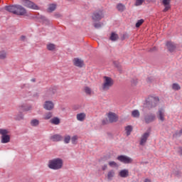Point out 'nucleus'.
Wrapping results in <instances>:
<instances>
[{
  "instance_id": "23",
  "label": "nucleus",
  "mask_w": 182,
  "mask_h": 182,
  "mask_svg": "<svg viewBox=\"0 0 182 182\" xmlns=\"http://www.w3.org/2000/svg\"><path fill=\"white\" fill-rule=\"evenodd\" d=\"M38 124H40V121L36 119H33L30 122V125H31V127H36Z\"/></svg>"
},
{
  "instance_id": "41",
  "label": "nucleus",
  "mask_w": 182,
  "mask_h": 182,
  "mask_svg": "<svg viewBox=\"0 0 182 182\" xmlns=\"http://www.w3.org/2000/svg\"><path fill=\"white\" fill-rule=\"evenodd\" d=\"M81 107L80 105H75L73 106V110H79V109Z\"/></svg>"
},
{
  "instance_id": "19",
  "label": "nucleus",
  "mask_w": 182,
  "mask_h": 182,
  "mask_svg": "<svg viewBox=\"0 0 182 182\" xmlns=\"http://www.w3.org/2000/svg\"><path fill=\"white\" fill-rule=\"evenodd\" d=\"M118 176H120V178H127L129 176V171L128 170H122L118 173Z\"/></svg>"
},
{
  "instance_id": "33",
  "label": "nucleus",
  "mask_w": 182,
  "mask_h": 182,
  "mask_svg": "<svg viewBox=\"0 0 182 182\" xmlns=\"http://www.w3.org/2000/svg\"><path fill=\"white\" fill-rule=\"evenodd\" d=\"M143 23H144V20L140 19L136 22L135 26H136V28H140V26H141V25H143Z\"/></svg>"
},
{
  "instance_id": "52",
  "label": "nucleus",
  "mask_w": 182,
  "mask_h": 182,
  "mask_svg": "<svg viewBox=\"0 0 182 182\" xmlns=\"http://www.w3.org/2000/svg\"><path fill=\"white\" fill-rule=\"evenodd\" d=\"M181 134H182V129H181V130L179 131V133H177L178 136H180Z\"/></svg>"
},
{
  "instance_id": "46",
  "label": "nucleus",
  "mask_w": 182,
  "mask_h": 182,
  "mask_svg": "<svg viewBox=\"0 0 182 182\" xmlns=\"http://www.w3.org/2000/svg\"><path fill=\"white\" fill-rule=\"evenodd\" d=\"M33 97H39V92H35L33 95Z\"/></svg>"
},
{
  "instance_id": "55",
  "label": "nucleus",
  "mask_w": 182,
  "mask_h": 182,
  "mask_svg": "<svg viewBox=\"0 0 182 182\" xmlns=\"http://www.w3.org/2000/svg\"><path fill=\"white\" fill-rule=\"evenodd\" d=\"M78 114H85V113L81 112V113H79Z\"/></svg>"
},
{
  "instance_id": "45",
  "label": "nucleus",
  "mask_w": 182,
  "mask_h": 182,
  "mask_svg": "<svg viewBox=\"0 0 182 182\" xmlns=\"http://www.w3.org/2000/svg\"><path fill=\"white\" fill-rule=\"evenodd\" d=\"M168 9H170V6H165V8L163 11L167 12V11H168Z\"/></svg>"
},
{
  "instance_id": "56",
  "label": "nucleus",
  "mask_w": 182,
  "mask_h": 182,
  "mask_svg": "<svg viewBox=\"0 0 182 182\" xmlns=\"http://www.w3.org/2000/svg\"><path fill=\"white\" fill-rule=\"evenodd\" d=\"M109 114H113V113L112 112H109Z\"/></svg>"
},
{
  "instance_id": "32",
  "label": "nucleus",
  "mask_w": 182,
  "mask_h": 182,
  "mask_svg": "<svg viewBox=\"0 0 182 182\" xmlns=\"http://www.w3.org/2000/svg\"><path fill=\"white\" fill-rule=\"evenodd\" d=\"M119 39V36L114 33H112L110 36L111 41H117Z\"/></svg>"
},
{
  "instance_id": "18",
  "label": "nucleus",
  "mask_w": 182,
  "mask_h": 182,
  "mask_svg": "<svg viewBox=\"0 0 182 182\" xmlns=\"http://www.w3.org/2000/svg\"><path fill=\"white\" fill-rule=\"evenodd\" d=\"M50 123L55 126L60 124V119L58 117H54L50 119Z\"/></svg>"
},
{
  "instance_id": "7",
  "label": "nucleus",
  "mask_w": 182,
  "mask_h": 182,
  "mask_svg": "<svg viewBox=\"0 0 182 182\" xmlns=\"http://www.w3.org/2000/svg\"><path fill=\"white\" fill-rule=\"evenodd\" d=\"M119 120V117L116 114H108L107 119L102 121V124H107L108 123L117 122Z\"/></svg>"
},
{
  "instance_id": "37",
  "label": "nucleus",
  "mask_w": 182,
  "mask_h": 182,
  "mask_svg": "<svg viewBox=\"0 0 182 182\" xmlns=\"http://www.w3.org/2000/svg\"><path fill=\"white\" fill-rule=\"evenodd\" d=\"M144 0H136L135 3V6H140V5H142Z\"/></svg>"
},
{
  "instance_id": "15",
  "label": "nucleus",
  "mask_w": 182,
  "mask_h": 182,
  "mask_svg": "<svg viewBox=\"0 0 182 182\" xmlns=\"http://www.w3.org/2000/svg\"><path fill=\"white\" fill-rule=\"evenodd\" d=\"M149 137V132H145L143 134L142 136H141V140H140V145L141 146H144V144L147 141V139Z\"/></svg>"
},
{
  "instance_id": "42",
  "label": "nucleus",
  "mask_w": 182,
  "mask_h": 182,
  "mask_svg": "<svg viewBox=\"0 0 182 182\" xmlns=\"http://www.w3.org/2000/svg\"><path fill=\"white\" fill-rule=\"evenodd\" d=\"M164 113H165V111H164V109L163 108H160L159 109V114H164Z\"/></svg>"
},
{
  "instance_id": "24",
  "label": "nucleus",
  "mask_w": 182,
  "mask_h": 182,
  "mask_svg": "<svg viewBox=\"0 0 182 182\" xmlns=\"http://www.w3.org/2000/svg\"><path fill=\"white\" fill-rule=\"evenodd\" d=\"M117 11H119V12H123V11L126 9V6H124L123 4L119 3L117 5Z\"/></svg>"
},
{
  "instance_id": "3",
  "label": "nucleus",
  "mask_w": 182,
  "mask_h": 182,
  "mask_svg": "<svg viewBox=\"0 0 182 182\" xmlns=\"http://www.w3.org/2000/svg\"><path fill=\"white\" fill-rule=\"evenodd\" d=\"M102 18H103V11H99L93 14L92 23L95 29H100V28H102V23L99 22Z\"/></svg>"
},
{
  "instance_id": "13",
  "label": "nucleus",
  "mask_w": 182,
  "mask_h": 182,
  "mask_svg": "<svg viewBox=\"0 0 182 182\" xmlns=\"http://www.w3.org/2000/svg\"><path fill=\"white\" fill-rule=\"evenodd\" d=\"M73 63L74 66H76L77 68H82L85 65L83 60L78 58H75L73 60Z\"/></svg>"
},
{
  "instance_id": "30",
  "label": "nucleus",
  "mask_w": 182,
  "mask_h": 182,
  "mask_svg": "<svg viewBox=\"0 0 182 182\" xmlns=\"http://www.w3.org/2000/svg\"><path fill=\"white\" fill-rule=\"evenodd\" d=\"M6 52L5 50L0 51V59L4 60V59H6Z\"/></svg>"
},
{
  "instance_id": "6",
  "label": "nucleus",
  "mask_w": 182,
  "mask_h": 182,
  "mask_svg": "<svg viewBox=\"0 0 182 182\" xmlns=\"http://www.w3.org/2000/svg\"><path fill=\"white\" fill-rule=\"evenodd\" d=\"M57 89L56 87L52 86L49 88H47L44 92L43 98L44 99H53V95L56 94Z\"/></svg>"
},
{
  "instance_id": "16",
  "label": "nucleus",
  "mask_w": 182,
  "mask_h": 182,
  "mask_svg": "<svg viewBox=\"0 0 182 182\" xmlns=\"http://www.w3.org/2000/svg\"><path fill=\"white\" fill-rule=\"evenodd\" d=\"M20 113H23V112H29L32 110V106L23 105L18 107Z\"/></svg>"
},
{
  "instance_id": "26",
  "label": "nucleus",
  "mask_w": 182,
  "mask_h": 182,
  "mask_svg": "<svg viewBox=\"0 0 182 182\" xmlns=\"http://www.w3.org/2000/svg\"><path fill=\"white\" fill-rule=\"evenodd\" d=\"M154 115H147L146 117H145V122L146 123H151V122H154Z\"/></svg>"
},
{
  "instance_id": "48",
  "label": "nucleus",
  "mask_w": 182,
  "mask_h": 182,
  "mask_svg": "<svg viewBox=\"0 0 182 182\" xmlns=\"http://www.w3.org/2000/svg\"><path fill=\"white\" fill-rule=\"evenodd\" d=\"M107 168V165H104L102 166V170L105 171Z\"/></svg>"
},
{
  "instance_id": "1",
  "label": "nucleus",
  "mask_w": 182,
  "mask_h": 182,
  "mask_svg": "<svg viewBox=\"0 0 182 182\" xmlns=\"http://www.w3.org/2000/svg\"><path fill=\"white\" fill-rule=\"evenodd\" d=\"M159 102L160 98L159 97L149 96L146 98L144 107L150 110L151 109L156 107Z\"/></svg>"
},
{
  "instance_id": "50",
  "label": "nucleus",
  "mask_w": 182,
  "mask_h": 182,
  "mask_svg": "<svg viewBox=\"0 0 182 182\" xmlns=\"http://www.w3.org/2000/svg\"><path fill=\"white\" fill-rule=\"evenodd\" d=\"M132 116H133L134 118H139V114H133Z\"/></svg>"
},
{
  "instance_id": "40",
  "label": "nucleus",
  "mask_w": 182,
  "mask_h": 182,
  "mask_svg": "<svg viewBox=\"0 0 182 182\" xmlns=\"http://www.w3.org/2000/svg\"><path fill=\"white\" fill-rule=\"evenodd\" d=\"M109 165L111 167H117V164L115 161H110L109 163Z\"/></svg>"
},
{
  "instance_id": "27",
  "label": "nucleus",
  "mask_w": 182,
  "mask_h": 182,
  "mask_svg": "<svg viewBox=\"0 0 182 182\" xmlns=\"http://www.w3.org/2000/svg\"><path fill=\"white\" fill-rule=\"evenodd\" d=\"M47 49H48V50L53 51V50H55V49H56V45H55L53 43H48L47 45Z\"/></svg>"
},
{
  "instance_id": "10",
  "label": "nucleus",
  "mask_w": 182,
  "mask_h": 182,
  "mask_svg": "<svg viewBox=\"0 0 182 182\" xmlns=\"http://www.w3.org/2000/svg\"><path fill=\"white\" fill-rule=\"evenodd\" d=\"M16 8H17V4L14 5H10V6H6L3 9H0V11H6L7 12H9L10 14H13L14 15H16Z\"/></svg>"
},
{
  "instance_id": "5",
  "label": "nucleus",
  "mask_w": 182,
  "mask_h": 182,
  "mask_svg": "<svg viewBox=\"0 0 182 182\" xmlns=\"http://www.w3.org/2000/svg\"><path fill=\"white\" fill-rule=\"evenodd\" d=\"M9 131L6 129H0V135H1V144H8L11 141V136L8 134Z\"/></svg>"
},
{
  "instance_id": "28",
  "label": "nucleus",
  "mask_w": 182,
  "mask_h": 182,
  "mask_svg": "<svg viewBox=\"0 0 182 182\" xmlns=\"http://www.w3.org/2000/svg\"><path fill=\"white\" fill-rule=\"evenodd\" d=\"M84 92L87 96H90V95H92V89L89 87H85Z\"/></svg>"
},
{
  "instance_id": "14",
  "label": "nucleus",
  "mask_w": 182,
  "mask_h": 182,
  "mask_svg": "<svg viewBox=\"0 0 182 182\" xmlns=\"http://www.w3.org/2000/svg\"><path fill=\"white\" fill-rule=\"evenodd\" d=\"M166 47L168 50H169L171 53H173L174 50H176L177 46H176V44L171 41H168L166 43Z\"/></svg>"
},
{
  "instance_id": "25",
  "label": "nucleus",
  "mask_w": 182,
  "mask_h": 182,
  "mask_svg": "<svg viewBox=\"0 0 182 182\" xmlns=\"http://www.w3.org/2000/svg\"><path fill=\"white\" fill-rule=\"evenodd\" d=\"M114 174L115 173L114 170H110L109 171H108L107 179L112 181V178L114 177Z\"/></svg>"
},
{
  "instance_id": "38",
  "label": "nucleus",
  "mask_w": 182,
  "mask_h": 182,
  "mask_svg": "<svg viewBox=\"0 0 182 182\" xmlns=\"http://www.w3.org/2000/svg\"><path fill=\"white\" fill-rule=\"evenodd\" d=\"M157 119H159V120L161 122H164V120H165V117L164 114H159L157 116Z\"/></svg>"
},
{
  "instance_id": "36",
  "label": "nucleus",
  "mask_w": 182,
  "mask_h": 182,
  "mask_svg": "<svg viewBox=\"0 0 182 182\" xmlns=\"http://www.w3.org/2000/svg\"><path fill=\"white\" fill-rule=\"evenodd\" d=\"M71 139V143L73 144H77V136H73V137L70 138Z\"/></svg>"
},
{
  "instance_id": "57",
  "label": "nucleus",
  "mask_w": 182,
  "mask_h": 182,
  "mask_svg": "<svg viewBox=\"0 0 182 182\" xmlns=\"http://www.w3.org/2000/svg\"><path fill=\"white\" fill-rule=\"evenodd\" d=\"M62 110H65V108H63Z\"/></svg>"
},
{
  "instance_id": "8",
  "label": "nucleus",
  "mask_w": 182,
  "mask_h": 182,
  "mask_svg": "<svg viewBox=\"0 0 182 182\" xmlns=\"http://www.w3.org/2000/svg\"><path fill=\"white\" fill-rule=\"evenodd\" d=\"M22 4L24 6L29 8L30 9L39 10V6L30 0H22Z\"/></svg>"
},
{
  "instance_id": "22",
  "label": "nucleus",
  "mask_w": 182,
  "mask_h": 182,
  "mask_svg": "<svg viewBox=\"0 0 182 182\" xmlns=\"http://www.w3.org/2000/svg\"><path fill=\"white\" fill-rule=\"evenodd\" d=\"M55 10H56V4H49L48 10H47L48 12L52 13Z\"/></svg>"
},
{
  "instance_id": "17",
  "label": "nucleus",
  "mask_w": 182,
  "mask_h": 182,
  "mask_svg": "<svg viewBox=\"0 0 182 182\" xmlns=\"http://www.w3.org/2000/svg\"><path fill=\"white\" fill-rule=\"evenodd\" d=\"M63 139V136H62L60 134H54L52 136H50V140H52L54 142H59L61 141Z\"/></svg>"
},
{
  "instance_id": "20",
  "label": "nucleus",
  "mask_w": 182,
  "mask_h": 182,
  "mask_svg": "<svg viewBox=\"0 0 182 182\" xmlns=\"http://www.w3.org/2000/svg\"><path fill=\"white\" fill-rule=\"evenodd\" d=\"M36 18L39 22H49V20H48V18L45 16L38 14L36 16Z\"/></svg>"
},
{
  "instance_id": "53",
  "label": "nucleus",
  "mask_w": 182,
  "mask_h": 182,
  "mask_svg": "<svg viewBox=\"0 0 182 182\" xmlns=\"http://www.w3.org/2000/svg\"><path fill=\"white\" fill-rule=\"evenodd\" d=\"M31 80V82H36V79H35V78H32Z\"/></svg>"
},
{
  "instance_id": "39",
  "label": "nucleus",
  "mask_w": 182,
  "mask_h": 182,
  "mask_svg": "<svg viewBox=\"0 0 182 182\" xmlns=\"http://www.w3.org/2000/svg\"><path fill=\"white\" fill-rule=\"evenodd\" d=\"M162 3H163V5H164V6H170V0H163Z\"/></svg>"
},
{
  "instance_id": "12",
  "label": "nucleus",
  "mask_w": 182,
  "mask_h": 182,
  "mask_svg": "<svg viewBox=\"0 0 182 182\" xmlns=\"http://www.w3.org/2000/svg\"><path fill=\"white\" fill-rule=\"evenodd\" d=\"M43 107L45 110L50 112L53 109H55V104L50 100H47L43 103Z\"/></svg>"
},
{
  "instance_id": "21",
  "label": "nucleus",
  "mask_w": 182,
  "mask_h": 182,
  "mask_svg": "<svg viewBox=\"0 0 182 182\" xmlns=\"http://www.w3.org/2000/svg\"><path fill=\"white\" fill-rule=\"evenodd\" d=\"M124 131L126 132L127 136H130L133 131V127L132 125H128L124 127Z\"/></svg>"
},
{
  "instance_id": "47",
  "label": "nucleus",
  "mask_w": 182,
  "mask_h": 182,
  "mask_svg": "<svg viewBox=\"0 0 182 182\" xmlns=\"http://www.w3.org/2000/svg\"><path fill=\"white\" fill-rule=\"evenodd\" d=\"M178 152L180 154V155H182V148L181 147H179L178 149Z\"/></svg>"
},
{
  "instance_id": "31",
  "label": "nucleus",
  "mask_w": 182,
  "mask_h": 182,
  "mask_svg": "<svg viewBox=\"0 0 182 182\" xmlns=\"http://www.w3.org/2000/svg\"><path fill=\"white\" fill-rule=\"evenodd\" d=\"M14 119H15L16 121H21L23 120L24 116L22 114H16Z\"/></svg>"
},
{
  "instance_id": "35",
  "label": "nucleus",
  "mask_w": 182,
  "mask_h": 182,
  "mask_svg": "<svg viewBox=\"0 0 182 182\" xmlns=\"http://www.w3.org/2000/svg\"><path fill=\"white\" fill-rule=\"evenodd\" d=\"M70 136L69 135H65V136H64V143H65V144H68L69 142L70 141Z\"/></svg>"
},
{
  "instance_id": "43",
  "label": "nucleus",
  "mask_w": 182,
  "mask_h": 182,
  "mask_svg": "<svg viewBox=\"0 0 182 182\" xmlns=\"http://www.w3.org/2000/svg\"><path fill=\"white\" fill-rule=\"evenodd\" d=\"M54 16L55 18H62V14H60L59 13H55Z\"/></svg>"
},
{
  "instance_id": "4",
  "label": "nucleus",
  "mask_w": 182,
  "mask_h": 182,
  "mask_svg": "<svg viewBox=\"0 0 182 182\" xmlns=\"http://www.w3.org/2000/svg\"><path fill=\"white\" fill-rule=\"evenodd\" d=\"M113 85H114V80H113L112 77L107 76H105L103 77V82L102 85V90L107 92V90H109Z\"/></svg>"
},
{
  "instance_id": "49",
  "label": "nucleus",
  "mask_w": 182,
  "mask_h": 182,
  "mask_svg": "<svg viewBox=\"0 0 182 182\" xmlns=\"http://www.w3.org/2000/svg\"><path fill=\"white\" fill-rule=\"evenodd\" d=\"M25 39H26V37L25 36H21V40L23 41H25Z\"/></svg>"
},
{
  "instance_id": "11",
  "label": "nucleus",
  "mask_w": 182,
  "mask_h": 182,
  "mask_svg": "<svg viewBox=\"0 0 182 182\" xmlns=\"http://www.w3.org/2000/svg\"><path fill=\"white\" fill-rule=\"evenodd\" d=\"M117 160L122 163H124L125 164H129L132 163L133 160L130 157H128L127 156L120 155L118 156Z\"/></svg>"
},
{
  "instance_id": "34",
  "label": "nucleus",
  "mask_w": 182,
  "mask_h": 182,
  "mask_svg": "<svg viewBox=\"0 0 182 182\" xmlns=\"http://www.w3.org/2000/svg\"><path fill=\"white\" fill-rule=\"evenodd\" d=\"M172 89L173 90H180V89H181V87H180V85H178L177 83H173L172 85Z\"/></svg>"
},
{
  "instance_id": "29",
  "label": "nucleus",
  "mask_w": 182,
  "mask_h": 182,
  "mask_svg": "<svg viewBox=\"0 0 182 182\" xmlns=\"http://www.w3.org/2000/svg\"><path fill=\"white\" fill-rule=\"evenodd\" d=\"M86 118V115L85 114H77L76 115V119H77L80 122H84L85 119Z\"/></svg>"
},
{
  "instance_id": "44",
  "label": "nucleus",
  "mask_w": 182,
  "mask_h": 182,
  "mask_svg": "<svg viewBox=\"0 0 182 182\" xmlns=\"http://www.w3.org/2000/svg\"><path fill=\"white\" fill-rule=\"evenodd\" d=\"M132 114H140V112H139V110L135 109V110L132 111Z\"/></svg>"
},
{
  "instance_id": "54",
  "label": "nucleus",
  "mask_w": 182,
  "mask_h": 182,
  "mask_svg": "<svg viewBox=\"0 0 182 182\" xmlns=\"http://www.w3.org/2000/svg\"><path fill=\"white\" fill-rule=\"evenodd\" d=\"M25 86H26V85L23 84L21 86V89H23V87H25Z\"/></svg>"
},
{
  "instance_id": "2",
  "label": "nucleus",
  "mask_w": 182,
  "mask_h": 182,
  "mask_svg": "<svg viewBox=\"0 0 182 182\" xmlns=\"http://www.w3.org/2000/svg\"><path fill=\"white\" fill-rule=\"evenodd\" d=\"M63 166V160L60 158L53 159L52 160L48 161V167L50 170H60Z\"/></svg>"
},
{
  "instance_id": "9",
  "label": "nucleus",
  "mask_w": 182,
  "mask_h": 182,
  "mask_svg": "<svg viewBox=\"0 0 182 182\" xmlns=\"http://www.w3.org/2000/svg\"><path fill=\"white\" fill-rule=\"evenodd\" d=\"M27 14L28 11H26V9L21 5L17 4L16 15H18V16H26Z\"/></svg>"
},
{
  "instance_id": "51",
  "label": "nucleus",
  "mask_w": 182,
  "mask_h": 182,
  "mask_svg": "<svg viewBox=\"0 0 182 182\" xmlns=\"http://www.w3.org/2000/svg\"><path fill=\"white\" fill-rule=\"evenodd\" d=\"M144 182H151V180L146 178V179H144Z\"/></svg>"
}]
</instances>
